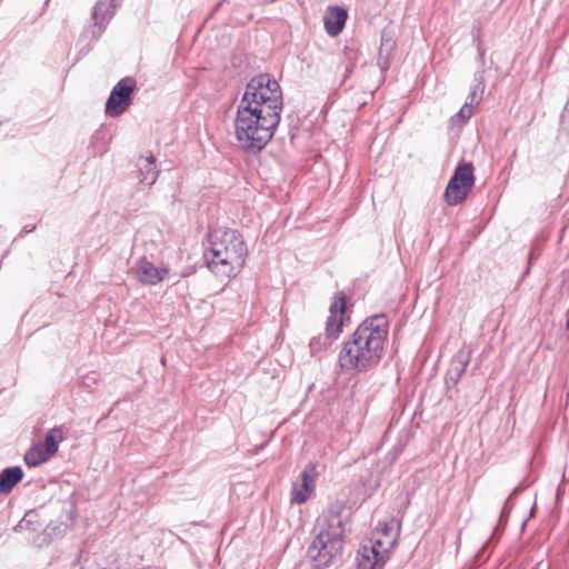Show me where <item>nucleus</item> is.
I'll list each match as a JSON object with an SVG mask.
<instances>
[{
  "label": "nucleus",
  "instance_id": "7ed1b4c3",
  "mask_svg": "<svg viewBox=\"0 0 569 569\" xmlns=\"http://www.w3.org/2000/svg\"><path fill=\"white\" fill-rule=\"evenodd\" d=\"M248 248L242 236L233 229L210 231L204 250L208 268L220 279L236 277L244 266Z\"/></svg>",
  "mask_w": 569,
  "mask_h": 569
},
{
  "label": "nucleus",
  "instance_id": "4be33fe9",
  "mask_svg": "<svg viewBox=\"0 0 569 569\" xmlns=\"http://www.w3.org/2000/svg\"><path fill=\"white\" fill-rule=\"evenodd\" d=\"M533 569H549L547 563L539 562Z\"/></svg>",
  "mask_w": 569,
  "mask_h": 569
},
{
  "label": "nucleus",
  "instance_id": "20e7f679",
  "mask_svg": "<svg viewBox=\"0 0 569 569\" xmlns=\"http://www.w3.org/2000/svg\"><path fill=\"white\" fill-rule=\"evenodd\" d=\"M345 531V522L338 515H322L317 519L307 551L316 568H327L341 556Z\"/></svg>",
  "mask_w": 569,
  "mask_h": 569
},
{
  "label": "nucleus",
  "instance_id": "2eb2a0df",
  "mask_svg": "<svg viewBox=\"0 0 569 569\" xmlns=\"http://www.w3.org/2000/svg\"><path fill=\"white\" fill-rule=\"evenodd\" d=\"M114 13V0H98L92 11V19L97 26H103Z\"/></svg>",
  "mask_w": 569,
  "mask_h": 569
},
{
  "label": "nucleus",
  "instance_id": "412c9836",
  "mask_svg": "<svg viewBox=\"0 0 569 569\" xmlns=\"http://www.w3.org/2000/svg\"><path fill=\"white\" fill-rule=\"evenodd\" d=\"M562 121L563 122L569 121V99H568V102H567L563 113H562Z\"/></svg>",
  "mask_w": 569,
  "mask_h": 569
},
{
  "label": "nucleus",
  "instance_id": "f8f14e48",
  "mask_svg": "<svg viewBox=\"0 0 569 569\" xmlns=\"http://www.w3.org/2000/svg\"><path fill=\"white\" fill-rule=\"evenodd\" d=\"M347 11L339 7L330 8L325 14V28L331 37L338 36L345 27Z\"/></svg>",
  "mask_w": 569,
  "mask_h": 569
},
{
  "label": "nucleus",
  "instance_id": "f3484780",
  "mask_svg": "<svg viewBox=\"0 0 569 569\" xmlns=\"http://www.w3.org/2000/svg\"><path fill=\"white\" fill-rule=\"evenodd\" d=\"M63 440V433L60 428H53L50 429L44 441L41 443L43 445L44 451L52 457L59 448V443Z\"/></svg>",
  "mask_w": 569,
  "mask_h": 569
},
{
  "label": "nucleus",
  "instance_id": "0eeeda50",
  "mask_svg": "<svg viewBox=\"0 0 569 569\" xmlns=\"http://www.w3.org/2000/svg\"><path fill=\"white\" fill-rule=\"evenodd\" d=\"M132 273L139 282L156 286L167 278L169 269L164 266H157L146 257H142L133 264Z\"/></svg>",
  "mask_w": 569,
  "mask_h": 569
},
{
  "label": "nucleus",
  "instance_id": "4468645a",
  "mask_svg": "<svg viewBox=\"0 0 569 569\" xmlns=\"http://www.w3.org/2000/svg\"><path fill=\"white\" fill-rule=\"evenodd\" d=\"M23 471L20 467L6 468L0 472V493L10 492L21 481Z\"/></svg>",
  "mask_w": 569,
  "mask_h": 569
},
{
  "label": "nucleus",
  "instance_id": "f03ea898",
  "mask_svg": "<svg viewBox=\"0 0 569 569\" xmlns=\"http://www.w3.org/2000/svg\"><path fill=\"white\" fill-rule=\"evenodd\" d=\"M388 320L376 315L363 320L350 338L345 341L338 361L347 373L366 372L378 366L388 338Z\"/></svg>",
  "mask_w": 569,
  "mask_h": 569
},
{
  "label": "nucleus",
  "instance_id": "423d86ee",
  "mask_svg": "<svg viewBox=\"0 0 569 569\" xmlns=\"http://www.w3.org/2000/svg\"><path fill=\"white\" fill-rule=\"evenodd\" d=\"M136 88V80L127 77L121 79L111 90L106 102L104 111L109 117L122 114L131 103V94Z\"/></svg>",
  "mask_w": 569,
  "mask_h": 569
},
{
  "label": "nucleus",
  "instance_id": "9d476101",
  "mask_svg": "<svg viewBox=\"0 0 569 569\" xmlns=\"http://www.w3.org/2000/svg\"><path fill=\"white\" fill-rule=\"evenodd\" d=\"M369 540L373 542L376 548H381L389 553L397 541V532L395 531L393 520L390 522H379Z\"/></svg>",
  "mask_w": 569,
  "mask_h": 569
},
{
  "label": "nucleus",
  "instance_id": "1a4fd4ad",
  "mask_svg": "<svg viewBox=\"0 0 569 569\" xmlns=\"http://www.w3.org/2000/svg\"><path fill=\"white\" fill-rule=\"evenodd\" d=\"M388 558V552L381 548H376L372 541L361 545L358 550L357 563L359 569H375L382 566Z\"/></svg>",
  "mask_w": 569,
  "mask_h": 569
},
{
  "label": "nucleus",
  "instance_id": "f257e3e1",
  "mask_svg": "<svg viewBox=\"0 0 569 569\" xmlns=\"http://www.w3.org/2000/svg\"><path fill=\"white\" fill-rule=\"evenodd\" d=\"M282 92L269 74L250 80L239 102L234 119V137L246 152L261 151L271 140L280 122Z\"/></svg>",
  "mask_w": 569,
  "mask_h": 569
},
{
  "label": "nucleus",
  "instance_id": "6ab92c4d",
  "mask_svg": "<svg viewBox=\"0 0 569 569\" xmlns=\"http://www.w3.org/2000/svg\"><path fill=\"white\" fill-rule=\"evenodd\" d=\"M483 90H485L483 83L478 82L471 90L467 102H469V104H471V106L478 104L480 102Z\"/></svg>",
  "mask_w": 569,
  "mask_h": 569
},
{
  "label": "nucleus",
  "instance_id": "ddd939ff",
  "mask_svg": "<svg viewBox=\"0 0 569 569\" xmlns=\"http://www.w3.org/2000/svg\"><path fill=\"white\" fill-rule=\"evenodd\" d=\"M138 172L141 183L151 186L156 182L159 171L156 166V158L151 153L139 159Z\"/></svg>",
  "mask_w": 569,
  "mask_h": 569
},
{
  "label": "nucleus",
  "instance_id": "39448f33",
  "mask_svg": "<svg viewBox=\"0 0 569 569\" xmlns=\"http://www.w3.org/2000/svg\"><path fill=\"white\" fill-rule=\"evenodd\" d=\"M473 183V166L471 163L459 164L446 189L445 196L448 204L456 206L465 200Z\"/></svg>",
  "mask_w": 569,
  "mask_h": 569
},
{
  "label": "nucleus",
  "instance_id": "9b49d317",
  "mask_svg": "<svg viewBox=\"0 0 569 569\" xmlns=\"http://www.w3.org/2000/svg\"><path fill=\"white\" fill-rule=\"evenodd\" d=\"M345 312V300L338 298L333 301L329 309V317L326 323V331L329 337H336L342 326V316Z\"/></svg>",
  "mask_w": 569,
  "mask_h": 569
},
{
  "label": "nucleus",
  "instance_id": "aec40b11",
  "mask_svg": "<svg viewBox=\"0 0 569 569\" xmlns=\"http://www.w3.org/2000/svg\"><path fill=\"white\" fill-rule=\"evenodd\" d=\"M472 114V106L469 102H466L461 109L458 111L457 117H459L462 121L468 120Z\"/></svg>",
  "mask_w": 569,
  "mask_h": 569
},
{
  "label": "nucleus",
  "instance_id": "6e6552de",
  "mask_svg": "<svg viewBox=\"0 0 569 569\" xmlns=\"http://www.w3.org/2000/svg\"><path fill=\"white\" fill-rule=\"evenodd\" d=\"M316 488V469L307 467L300 475L299 479L292 485V501L296 503H305L313 493Z\"/></svg>",
  "mask_w": 569,
  "mask_h": 569
},
{
  "label": "nucleus",
  "instance_id": "5701e85b",
  "mask_svg": "<svg viewBox=\"0 0 569 569\" xmlns=\"http://www.w3.org/2000/svg\"><path fill=\"white\" fill-rule=\"evenodd\" d=\"M568 328H569V319H568V323H567Z\"/></svg>",
  "mask_w": 569,
  "mask_h": 569
},
{
  "label": "nucleus",
  "instance_id": "a211bd4d",
  "mask_svg": "<svg viewBox=\"0 0 569 569\" xmlns=\"http://www.w3.org/2000/svg\"><path fill=\"white\" fill-rule=\"evenodd\" d=\"M49 458H51L43 449V445H34L30 448L24 455V461L29 467L39 466L42 462H46Z\"/></svg>",
  "mask_w": 569,
  "mask_h": 569
},
{
  "label": "nucleus",
  "instance_id": "dca6fc26",
  "mask_svg": "<svg viewBox=\"0 0 569 569\" xmlns=\"http://www.w3.org/2000/svg\"><path fill=\"white\" fill-rule=\"evenodd\" d=\"M396 48V40L393 38V34L383 31L381 36V43L379 48V58H378V64L381 69H386L389 66V58L391 53L393 52Z\"/></svg>",
  "mask_w": 569,
  "mask_h": 569
}]
</instances>
